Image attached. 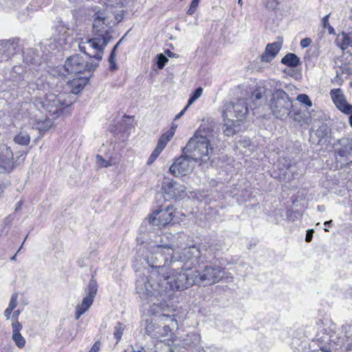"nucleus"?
<instances>
[{
  "instance_id": "50",
  "label": "nucleus",
  "mask_w": 352,
  "mask_h": 352,
  "mask_svg": "<svg viewBox=\"0 0 352 352\" xmlns=\"http://www.w3.org/2000/svg\"><path fill=\"white\" fill-rule=\"evenodd\" d=\"M87 309H78L75 314V319L78 320L86 311Z\"/></svg>"
},
{
  "instance_id": "11",
  "label": "nucleus",
  "mask_w": 352,
  "mask_h": 352,
  "mask_svg": "<svg viewBox=\"0 0 352 352\" xmlns=\"http://www.w3.org/2000/svg\"><path fill=\"white\" fill-rule=\"evenodd\" d=\"M98 66V63L87 62L79 54L67 58L64 69L68 74H78L86 71H94Z\"/></svg>"
},
{
  "instance_id": "23",
  "label": "nucleus",
  "mask_w": 352,
  "mask_h": 352,
  "mask_svg": "<svg viewBox=\"0 0 352 352\" xmlns=\"http://www.w3.org/2000/svg\"><path fill=\"white\" fill-rule=\"evenodd\" d=\"M175 342L169 338L157 340L150 352H173Z\"/></svg>"
},
{
  "instance_id": "62",
  "label": "nucleus",
  "mask_w": 352,
  "mask_h": 352,
  "mask_svg": "<svg viewBox=\"0 0 352 352\" xmlns=\"http://www.w3.org/2000/svg\"><path fill=\"white\" fill-rule=\"evenodd\" d=\"M318 210H320V211H322V210H323V207H322V206H318Z\"/></svg>"
},
{
  "instance_id": "38",
  "label": "nucleus",
  "mask_w": 352,
  "mask_h": 352,
  "mask_svg": "<svg viewBox=\"0 0 352 352\" xmlns=\"http://www.w3.org/2000/svg\"><path fill=\"white\" fill-rule=\"evenodd\" d=\"M168 58L162 54L157 56V65L159 69H162L168 62Z\"/></svg>"
},
{
  "instance_id": "24",
  "label": "nucleus",
  "mask_w": 352,
  "mask_h": 352,
  "mask_svg": "<svg viewBox=\"0 0 352 352\" xmlns=\"http://www.w3.org/2000/svg\"><path fill=\"white\" fill-rule=\"evenodd\" d=\"M98 291V284L96 280L92 277L89 280L87 287V295L83 298L82 306L89 308L93 303L94 298Z\"/></svg>"
},
{
  "instance_id": "3",
  "label": "nucleus",
  "mask_w": 352,
  "mask_h": 352,
  "mask_svg": "<svg viewBox=\"0 0 352 352\" xmlns=\"http://www.w3.org/2000/svg\"><path fill=\"white\" fill-rule=\"evenodd\" d=\"M215 136L214 124L208 121L204 122L188 140L183 149V153H188V156L199 165L207 162L213 153V147L210 142Z\"/></svg>"
},
{
  "instance_id": "9",
  "label": "nucleus",
  "mask_w": 352,
  "mask_h": 352,
  "mask_svg": "<svg viewBox=\"0 0 352 352\" xmlns=\"http://www.w3.org/2000/svg\"><path fill=\"white\" fill-rule=\"evenodd\" d=\"M184 234L182 233H165L162 235L155 236L154 248H160L166 252H173L177 249L181 248L184 241Z\"/></svg>"
},
{
  "instance_id": "60",
  "label": "nucleus",
  "mask_w": 352,
  "mask_h": 352,
  "mask_svg": "<svg viewBox=\"0 0 352 352\" xmlns=\"http://www.w3.org/2000/svg\"><path fill=\"white\" fill-rule=\"evenodd\" d=\"M163 329H164V331L167 334L168 331H170V328L168 327V325H165L164 327H163Z\"/></svg>"
},
{
  "instance_id": "20",
  "label": "nucleus",
  "mask_w": 352,
  "mask_h": 352,
  "mask_svg": "<svg viewBox=\"0 0 352 352\" xmlns=\"http://www.w3.org/2000/svg\"><path fill=\"white\" fill-rule=\"evenodd\" d=\"M174 133L171 131H168L166 133L163 134L158 140L156 148L152 152L150 155L148 164H152L160 155L161 152L164 150L167 143L173 138Z\"/></svg>"
},
{
  "instance_id": "43",
  "label": "nucleus",
  "mask_w": 352,
  "mask_h": 352,
  "mask_svg": "<svg viewBox=\"0 0 352 352\" xmlns=\"http://www.w3.org/2000/svg\"><path fill=\"white\" fill-rule=\"evenodd\" d=\"M17 294H13L11 297L10 301L8 308H16L17 306Z\"/></svg>"
},
{
  "instance_id": "22",
  "label": "nucleus",
  "mask_w": 352,
  "mask_h": 352,
  "mask_svg": "<svg viewBox=\"0 0 352 352\" xmlns=\"http://www.w3.org/2000/svg\"><path fill=\"white\" fill-rule=\"evenodd\" d=\"M282 47L280 42H274L267 45L264 53L261 56L262 62L270 63L278 54Z\"/></svg>"
},
{
  "instance_id": "37",
  "label": "nucleus",
  "mask_w": 352,
  "mask_h": 352,
  "mask_svg": "<svg viewBox=\"0 0 352 352\" xmlns=\"http://www.w3.org/2000/svg\"><path fill=\"white\" fill-rule=\"evenodd\" d=\"M297 100L299 101L300 103L305 104L308 107L312 106V102L309 99V96L306 94H299L297 96Z\"/></svg>"
},
{
  "instance_id": "26",
  "label": "nucleus",
  "mask_w": 352,
  "mask_h": 352,
  "mask_svg": "<svg viewBox=\"0 0 352 352\" xmlns=\"http://www.w3.org/2000/svg\"><path fill=\"white\" fill-rule=\"evenodd\" d=\"M88 78H76L67 82V85L71 89L72 94H78L87 85Z\"/></svg>"
},
{
  "instance_id": "64",
  "label": "nucleus",
  "mask_w": 352,
  "mask_h": 352,
  "mask_svg": "<svg viewBox=\"0 0 352 352\" xmlns=\"http://www.w3.org/2000/svg\"><path fill=\"white\" fill-rule=\"evenodd\" d=\"M238 3H239L240 6H242V5H243V1H242V0H238Z\"/></svg>"
},
{
  "instance_id": "47",
  "label": "nucleus",
  "mask_w": 352,
  "mask_h": 352,
  "mask_svg": "<svg viewBox=\"0 0 352 352\" xmlns=\"http://www.w3.org/2000/svg\"><path fill=\"white\" fill-rule=\"evenodd\" d=\"M43 124H45L43 127L41 126H38L37 128L40 131H47L50 126H51V122L50 121H46L45 123H43Z\"/></svg>"
},
{
  "instance_id": "13",
  "label": "nucleus",
  "mask_w": 352,
  "mask_h": 352,
  "mask_svg": "<svg viewBox=\"0 0 352 352\" xmlns=\"http://www.w3.org/2000/svg\"><path fill=\"white\" fill-rule=\"evenodd\" d=\"M162 190L164 199L166 200L182 199L187 195L186 188L184 185L168 178H165L162 182Z\"/></svg>"
},
{
  "instance_id": "51",
  "label": "nucleus",
  "mask_w": 352,
  "mask_h": 352,
  "mask_svg": "<svg viewBox=\"0 0 352 352\" xmlns=\"http://www.w3.org/2000/svg\"><path fill=\"white\" fill-rule=\"evenodd\" d=\"M314 352H331V349H330V346H320V350L315 351Z\"/></svg>"
},
{
  "instance_id": "6",
  "label": "nucleus",
  "mask_w": 352,
  "mask_h": 352,
  "mask_svg": "<svg viewBox=\"0 0 352 352\" xmlns=\"http://www.w3.org/2000/svg\"><path fill=\"white\" fill-rule=\"evenodd\" d=\"M269 108L272 115L276 118L285 120L292 113L293 101L284 90L277 89L271 94Z\"/></svg>"
},
{
  "instance_id": "19",
  "label": "nucleus",
  "mask_w": 352,
  "mask_h": 352,
  "mask_svg": "<svg viewBox=\"0 0 352 352\" xmlns=\"http://www.w3.org/2000/svg\"><path fill=\"white\" fill-rule=\"evenodd\" d=\"M17 41L14 38L0 41V62L8 60L16 52Z\"/></svg>"
},
{
  "instance_id": "2",
  "label": "nucleus",
  "mask_w": 352,
  "mask_h": 352,
  "mask_svg": "<svg viewBox=\"0 0 352 352\" xmlns=\"http://www.w3.org/2000/svg\"><path fill=\"white\" fill-rule=\"evenodd\" d=\"M93 17V30L95 37L86 38L85 41L83 38H80L78 47L81 52L100 61L102 59L105 47L112 39L111 34L113 32L112 21L108 14L102 10L96 11Z\"/></svg>"
},
{
  "instance_id": "58",
  "label": "nucleus",
  "mask_w": 352,
  "mask_h": 352,
  "mask_svg": "<svg viewBox=\"0 0 352 352\" xmlns=\"http://www.w3.org/2000/svg\"><path fill=\"white\" fill-rule=\"evenodd\" d=\"M21 206H22V201H19L16 204V208H15V210H20V209H21Z\"/></svg>"
},
{
  "instance_id": "27",
  "label": "nucleus",
  "mask_w": 352,
  "mask_h": 352,
  "mask_svg": "<svg viewBox=\"0 0 352 352\" xmlns=\"http://www.w3.org/2000/svg\"><path fill=\"white\" fill-rule=\"evenodd\" d=\"M338 46L344 51L349 46L352 47V32L349 34L342 32L338 34L336 40Z\"/></svg>"
},
{
  "instance_id": "63",
  "label": "nucleus",
  "mask_w": 352,
  "mask_h": 352,
  "mask_svg": "<svg viewBox=\"0 0 352 352\" xmlns=\"http://www.w3.org/2000/svg\"><path fill=\"white\" fill-rule=\"evenodd\" d=\"M16 255H14L12 257H11V260L12 261H15L16 260Z\"/></svg>"
},
{
  "instance_id": "42",
  "label": "nucleus",
  "mask_w": 352,
  "mask_h": 352,
  "mask_svg": "<svg viewBox=\"0 0 352 352\" xmlns=\"http://www.w3.org/2000/svg\"><path fill=\"white\" fill-rule=\"evenodd\" d=\"M96 159H97V163L102 167L107 168V167H109V166H111V164L108 161L105 160L102 157H101L100 155H98Z\"/></svg>"
},
{
  "instance_id": "39",
  "label": "nucleus",
  "mask_w": 352,
  "mask_h": 352,
  "mask_svg": "<svg viewBox=\"0 0 352 352\" xmlns=\"http://www.w3.org/2000/svg\"><path fill=\"white\" fill-rule=\"evenodd\" d=\"M19 315H20V311L19 309H16L12 314V316H11V321H12L11 326H12V327H15V325L16 327L17 324L19 326H22V324L20 322H19V321H18Z\"/></svg>"
},
{
  "instance_id": "1",
  "label": "nucleus",
  "mask_w": 352,
  "mask_h": 352,
  "mask_svg": "<svg viewBox=\"0 0 352 352\" xmlns=\"http://www.w3.org/2000/svg\"><path fill=\"white\" fill-rule=\"evenodd\" d=\"M196 285L193 272L189 274L172 270L162 274L151 273L149 276L139 275L135 290L140 298L153 306L169 308L168 304L173 298L175 290H184Z\"/></svg>"
},
{
  "instance_id": "52",
  "label": "nucleus",
  "mask_w": 352,
  "mask_h": 352,
  "mask_svg": "<svg viewBox=\"0 0 352 352\" xmlns=\"http://www.w3.org/2000/svg\"><path fill=\"white\" fill-rule=\"evenodd\" d=\"M100 345L98 342L95 343L89 352H98Z\"/></svg>"
},
{
  "instance_id": "32",
  "label": "nucleus",
  "mask_w": 352,
  "mask_h": 352,
  "mask_svg": "<svg viewBox=\"0 0 352 352\" xmlns=\"http://www.w3.org/2000/svg\"><path fill=\"white\" fill-rule=\"evenodd\" d=\"M330 132L329 127L326 124H322L315 132V135L318 138V143L323 139L327 138Z\"/></svg>"
},
{
  "instance_id": "40",
  "label": "nucleus",
  "mask_w": 352,
  "mask_h": 352,
  "mask_svg": "<svg viewBox=\"0 0 352 352\" xmlns=\"http://www.w3.org/2000/svg\"><path fill=\"white\" fill-rule=\"evenodd\" d=\"M200 0H192L189 9L187 10V14L188 15H192L196 11L198 8L199 3Z\"/></svg>"
},
{
  "instance_id": "28",
  "label": "nucleus",
  "mask_w": 352,
  "mask_h": 352,
  "mask_svg": "<svg viewBox=\"0 0 352 352\" xmlns=\"http://www.w3.org/2000/svg\"><path fill=\"white\" fill-rule=\"evenodd\" d=\"M12 339L16 345V346L19 349H23L25 344L26 341L25 338L21 334L20 331L22 329V326H17L15 327H12Z\"/></svg>"
},
{
  "instance_id": "54",
  "label": "nucleus",
  "mask_w": 352,
  "mask_h": 352,
  "mask_svg": "<svg viewBox=\"0 0 352 352\" xmlns=\"http://www.w3.org/2000/svg\"><path fill=\"white\" fill-rule=\"evenodd\" d=\"M188 107H187V105L184 107V109L183 110H182L176 116H175V120H177L179 118H180L184 113V112L186 111V110L188 109Z\"/></svg>"
},
{
  "instance_id": "44",
  "label": "nucleus",
  "mask_w": 352,
  "mask_h": 352,
  "mask_svg": "<svg viewBox=\"0 0 352 352\" xmlns=\"http://www.w3.org/2000/svg\"><path fill=\"white\" fill-rule=\"evenodd\" d=\"M240 146L244 148H249L252 146L251 140L249 138H244L243 140L239 141Z\"/></svg>"
},
{
  "instance_id": "14",
  "label": "nucleus",
  "mask_w": 352,
  "mask_h": 352,
  "mask_svg": "<svg viewBox=\"0 0 352 352\" xmlns=\"http://www.w3.org/2000/svg\"><path fill=\"white\" fill-rule=\"evenodd\" d=\"M196 163L192 158L188 156V153H184L176 159L170 166L169 171L175 177L187 175L192 172Z\"/></svg>"
},
{
  "instance_id": "35",
  "label": "nucleus",
  "mask_w": 352,
  "mask_h": 352,
  "mask_svg": "<svg viewBox=\"0 0 352 352\" xmlns=\"http://www.w3.org/2000/svg\"><path fill=\"white\" fill-rule=\"evenodd\" d=\"M203 89L201 87L197 88L193 92L192 95L190 97L188 101L187 107L191 105L195 102L202 94Z\"/></svg>"
},
{
  "instance_id": "34",
  "label": "nucleus",
  "mask_w": 352,
  "mask_h": 352,
  "mask_svg": "<svg viewBox=\"0 0 352 352\" xmlns=\"http://www.w3.org/2000/svg\"><path fill=\"white\" fill-rule=\"evenodd\" d=\"M14 141L18 144L27 146L30 143V137L27 132L21 131L14 138Z\"/></svg>"
},
{
  "instance_id": "18",
  "label": "nucleus",
  "mask_w": 352,
  "mask_h": 352,
  "mask_svg": "<svg viewBox=\"0 0 352 352\" xmlns=\"http://www.w3.org/2000/svg\"><path fill=\"white\" fill-rule=\"evenodd\" d=\"M331 98L336 107L345 114L352 112V105L349 104L340 89H333L330 91Z\"/></svg>"
},
{
  "instance_id": "5",
  "label": "nucleus",
  "mask_w": 352,
  "mask_h": 352,
  "mask_svg": "<svg viewBox=\"0 0 352 352\" xmlns=\"http://www.w3.org/2000/svg\"><path fill=\"white\" fill-rule=\"evenodd\" d=\"M221 250H214L207 255V260L192 271L196 285H211L219 283L225 274L224 268L217 263V256Z\"/></svg>"
},
{
  "instance_id": "29",
  "label": "nucleus",
  "mask_w": 352,
  "mask_h": 352,
  "mask_svg": "<svg viewBox=\"0 0 352 352\" xmlns=\"http://www.w3.org/2000/svg\"><path fill=\"white\" fill-rule=\"evenodd\" d=\"M281 63L289 67H296L300 65V60L295 54L288 53L282 58Z\"/></svg>"
},
{
  "instance_id": "48",
  "label": "nucleus",
  "mask_w": 352,
  "mask_h": 352,
  "mask_svg": "<svg viewBox=\"0 0 352 352\" xmlns=\"http://www.w3.org/2000/svg\"><path fill=\"white\" fill-rule=\"evenodd\" d=\"M24 60L27 63L36 64L38 63L35 58H29L28 55L24 56Z\"/></svg>"
},
{
  "instance_id": "30",
  "label": "nucleus",
  "mask_w": 352,
  "mask_h": 352,
  "mask_svg": "<svg viewBox=\"0 0 352 352\" xmlns=\"http://www.w3.org/2000/svg\"><path fill=\"white\" fill-rule=\"evenodd\" d=\"M224 121L223 133L227 136L233 135L236 132V128L239 126V124H237L238 121L233 119L226 120V118H224Z\"/></svg>"
},
{
  "instance_id": "61",
  "label": "nucleus",
  "mask_w": 352,
  "mask_h": 352,
  "mask_svg": "<svg viewBox=\"0 0 352 352\" xmlns=\"http://www.w3.org/2000/svg\"><path fill=\"white\" fill-rule=\"evenodd\" d=\"M349 115V122L350 126L352 127V112L350 113Z\"/></svg>"
},
{
  "instance_id": "25",
  "label": "nucleus",
  "mask_w": 352,
  "mask_h": 352,
  "mask_svg": "<svg viewBox=\"0 0 352 352\" xmlns=\"http://www.w3.org/2000/svg\"><path fill=\"white\" fill-rule=\"evenodd\" d=\"M173 321V319L171 318L170 315L161 314L159 315H155L153 318H151L150 320L149 319L146 320V322L147 323V326L146 327V331L148 334H150L152 336H156L160 337V336H157V333H160L159 331L157 332V333H153V326L151 324L152 322L154 320L155 322H166L168 320Z\"/></svg>"
},
{
  "instance_id": "16",
  "label": "nucleus",
  "mask_w": 352,
  "mask_h": 352,
  "mask_svg": "<svg viewBox=\"0 0 352 352\" xmlns=\"http://www.w3.org/2000/svg\"><path fill=\"white\" fill-rule=\"evenodd\" d=\"M329 340L333 342L341 351L352 350V324L342 325L338 336L334 338L333 336H331Z\"/></svg>"
},
{
  "instance_id": "53",
  "label": "nucleus",
  "mask_w": 352,
  "mask_h": 352,
  "mask_svg": "<svg viewBox=\"0 0 352 352\" xmlns=\"http://www.w3.org/2000/svg\"><path fill=\"white\" fill-rule=\"evenodd\" d=\"M12 309H6L4 311V316L6 318L7 320L10 319L11 320V316H12Z\"/></svg>"
},
{
  "instance_id": "21",
  "label": "nucleus",
  "mask_w": 352,
  "mask_h": 352,
  "mask_svg": "<svg viewBox=\"0 0 352 352\" xmlns=\"http://www.w3.org/2000/svg\"><path fill=\"white\" fill-rule=\"evenodd\" d=\"M13 153L10 147L5 144L0 145V168L8 170L12 167Z\"/></svg>"
},
{
  "instance_id": "17",
  "label": "nucleus",
  "mask_w": 352,
  "mask_h": 352,
  "mask_svg": "<svg viewBox=\"0 0 352 352\" xmlns=\"http://www.w3.org/2000/svg\"><path fill=\"white\" fill-rule=\"evenodd\" d=\"M333 147L336 160L343 164L349 163V157L352 155V138H340Z\"/></svg>"
},
{
  "instance_id": "15",
  "label": "nucleus",
  "mask_w": 352,
  "mask_h": 352,
  "mask_svg": "<svg viewBox=\"0 0 352 352\" xmlns=\"http://www.w3.org/2000/svg\"><path fill=\"white\" fill-rule=\"evenodd\" d=\"M175 210L172 205H168L163 208L160 206L158 209L153 211V214L148 217L150 224L161 228L170 223L173 220Z\"/></svg>"
},
{
  "instance_id": "31",
  "label": "nucleus",
  "mask_w": 352,
  "mask_h": 352,
  "mask_svg": "<svg viewBox=\"0 0 352 352\" xmlns=\"http://www.w3.org/2000/svg\"><path fill=\"white\" fill-rule=\"evenodd\" d=\"M252 98L255 105H261L266 100V89L262 87L256 89L252 93Z\"/></svg>"
},
{
  "instance_id": "7",
  "label": "nucleus",
  "mask_w": 352,
  "mask_h": 352,
  "mask_svg": "<svg viewBox=\"0 0 352 352\" xmlns=\"http://www.w3.org/2000/svg\"><path fill=\"white\" fill-rule=\"evenodd\" d=\"M171 254H173V252H166L164 250L160 248L151 246L145 256V260L151 267L161 270V272H153L154 273L162 274L165 267L172 266L170 263Z\"/></svg>"
},
{
  "instance_id": "8",
  "label": "nucleus",
  "mask_w": 352,
  "mask_h": 352,
  "mask_svg": "<svg viewBox=\"0 0 352 352\" xmlns=\"http://www.w3.org/2000/svg\"><path fill=\"white\" fill-rule=\"evenodd\" d=\"M72 102L66 93L58 94H48L42 102L43 107L52 115L58 116L63 109L72 104Z\"/></svg>"
},
{
  "instance_id": "46",
  "label": "nucleus",
  "mask_w": 352,
  "mask_h": 352,
  "mask_svg": "<svg viewBox=\"0 0 352 352\" xmlns=\"http://www.w3.org/2000/svg\"><path fill=\"white\" fill-rule=\"evenodd\" d=\"M330 14H328L326 16H324L322 19V24L324 28H327L329 25H330V23L329 22V18Z\"/></svg>"
},
{
  "instance_id": "59",
  "label": "nucleus",
  "mask_w": 352,
  "mask_h": 352,
  "mask_svg": "<svg viewBox=\"0 0 352 352\" xmlns=\"http://www.w3.org/2000/svg\"><path fill=\"white\" fill-rule=\"evenodd\" d=\"M333 223V221L332 220H329V221H327L324 223V225L326 226V227H329L331 226V225Z\"/></svg>"
},
{
  "instance_id": "4",
  "label": "nucleus",
  "mask_w": 352,
  "mask_h": 352,
  "mask_svg": "<svg viewBox=\"0 0 352 352\" xmlns=\"http://www.w3.org/2000/svg\"><path fill=\"white\" fill-rule=\"evenodd\" d=\"M222 245L220 243H212L207 248L205 245L198 247L191 245L183 248L180 252H173L171 254L170 263L172 266L182 270H189L194 267H201L203 262L206 263L207 255L210 254L214 250H221Z\"/></svg>"
},
{
  "instance_id": "57",
  "label": "nucleus",
  "mask_w": 352,
  "mask_h": 352,
  "mask_svg": "<svg viewBox=\"0 0 352 352\" xmlns=\"http://www.w3.org/2000/svg\"><path fill=\"white\" fill-rule=\"evenodd\" d=\"M166 54H167L169 57H173L175 56V54L170 52L169 50H167L165 52Z\"/></svg>"
},
{
  "instance_id": "49",
  "label": "nucleus",
  "mask_w": 352,
  "mask_h": 352,
  "mask_svg": "<svg viewBox=\"0 0 352 352\" xmlns=\"http://www.w3.org/2000/svg\"><path fill=\"white\" fill-rule=\"evenodd\" d=\"M313 232H314L313 230L307 231V234H306V237H305V241L307 242H310L311 241L312 237H313Z\"/></svg>"
},
{
  "instance_id": "55",
  "label": "nucleus",
  "mask_w": 352,
  "mask_h": 352,
  "mask_svg": "<svg viewBox=\"0 0 352 352\" xmlns=\"http://www.w3.org/2000/svg\"><path fill=\"white\" fill-rule=\"evenodd\" d=\"M327 28L328 29V32H329V34H336L334 28L331 25H329Z\"/></svg>"
},
{
  "instance_id": "36",
  "label": "nucleus",
  "mask_w": 352,
  "mask_h": 352,
  "mask_svg": "<svg viewBox=\"0 0 352 352\" xmlns=\"http://www.w3.org/2000/svg\"><path fill=\"white\" fill-rule=\"evenodd\" d=\"M124 328V326L120 322H118L116 325L113 335H114L115 338L116 339V343H118L120 342V340H121Z\"/></svg>"
},
{
  "instance_id": "12",
  "label": "nucleus",
  "mask_w": 352,
  "mask_h": 352,
  "mask_svg": "<svg viewBox=\"0 0 352 352\" xmlns=\"http://www.w3.org/2000/svg\"><path fill=\"white\" fill-rule=\"evenodd\" d=\"M25 82H22V86H28L32 90H47L53 88L58 82V78L53 74L46 72L38 76L35 81L30 80V74H26L25 76Z\"/></svg>"
},
{
  "instance_id": "56",
  "label": "nucleus",
  "mask_w": 352,
  "mask_h": 352,
  "mask_svg": "<svg viewBox=\"0 0 352 352\" xmlns=\"http://www.w3.org/2000/svg\"><path fill=\"white\" fill-rule=\"evenodd\" d=\"M60 28L63 30H64V34H63V38H60V39H63V40H64V41H67V38L65 36V34L67 33V30L65 28V27H64L63 25H60Z\"/></svg>"
},
{
  "instance_id": "45",
  "label": "nucleus",
  "mask_w": 352,
  "mask_h": 352,
  "mask_svg": "<svg viewBox=\"0 0 352 352\" xmlns=\"http://www.w3.org/2000/svg\"><path fill=\"white\" fill-rule=\"evenodd\" d=\"M311 43V38H303V39H302L300 41V45L302 48H305V47H307L308 46H309Z\"/></svg>"
},
{
  "instance_id": "33",
  "label": "nucleus",
  "mask_w": 352,
  "mask_h": 352,
  "mask_svg": "<svg viewBox=\"0 0 352 352\" xmlns=\"http://www.w3.org/2000/svg\"><path fill=\"white\" fill-rule=\"evenodd\" d=\"M123 40V38H122L113 47L111 52L110 54V56L109 57V69L111 71H115L118 69V66L116 62V51L118 49V46L120 45Z\"/></svg>"
},
{
  "instance_id": "10",
  "label": "nucleus",
  "mask_w": 352,
  "mask_h": 352,
  "mask_svg": "<svg viewBox=\"0 0 352 352\" xmlns=\"http://www.w3.org/2000/svg\"><path fill=\"white\" fill-rule=\"evenodd\" d=\"M248 113V108L245 98L237 99L223 105V116L226 120L240 121L244 119Z\"/></svg>"
},
{
  "instance_id": "41",
  "label": "nucleus",
  "mask_w": 352,
  "mask_h": 352,
  "mask_svg": "<svg viewBox=\"0 0 352 352\" xmlns=\"http://www.w3.org/2000/svg\"><path fill=\"white\" fill-rule=\"evenodd\" d=\"M283 162L282 163L283 166L287 170L289 173H291L293 175L295 174V171L294 170V166H292L291 160L283 158Z\"/></svg>"
}]
</instances>
